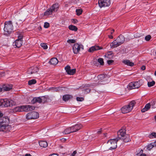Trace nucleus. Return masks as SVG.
Wrapping results in <instances>:
<instances>
[{"label":"nucleus","instance_id":"f257e3e1","mask_svg":"<svg viewBox=\"0 0 156 156\" xmlns=\"http://www.w3.org/2000/svg\"><path fill=\"white\" fill-rule=\"evenodd\" d=\"M13 26L11 21H9L5 23L4 28L5 35H8L10 34L13 31Z\"/></svg>","mask_w":156,"mask_h":156},{"label":"nucleus","instance_id":"f03ea898","mask_svg":"<svg viewBox=\"0 0 156 156\" xmlns=\"http://www.w3.org/2000/svg\"><path fill=\"white\" fill-rule=\"evenodd\" d=\"M16 103L13 101L7 99L0 100V106L2 107H7L14 105Z\"/></svg>","mask_w":156,"mask_h":156},{"label":"nucleus","instance_id":"7ed1b4c3","mask_svg":"<svg viewBox=\"0 0 156 156\" xmlns=\"http://www.w3.org/2000/svg\"><path fill=\"white\" fill-rule=\"evenodd\" d=\"M135 104V101H131L128 105L125 106L121 108L122 112L123 113L129 112L133 109Z\"/></svg>","mask_w":156,"mask_h":156},{"label":"nucleus","instance_id":"20e7f679","mask_svg":"<svg viewBox=\"0 0 156 156\" xmlns=\"http://www.w3.org/2000/svg\"><path fill=\"white\" fill-rule=\"evenodd\" d=\"M58 7V4H54L51 8L48 9L44 13V15L46 16L52 14L53 12H56Z\"/></svg>","mask_w":156,"mask_h":156},{"label":"nucleus","instance_id":"39448f33","mask_svg":"<svg viewBox=\"0 0 156 156\" xmlns=\"http://www.w3.org/2000/svg\"><path fill=\"white\" fill-rule=\"evenodd\" d=\"M119 140V139L116 138L111 139L108 141L107 143L110 147V150H112L117 148V142Z\"/></svg>","mask_w":156,"mask_h":156},{"label":"nucleus","instance_id":"423d86ee","mask_svg":"<svg viewBox=\"0 0 156 156\" xmlns=\"http://www.w3.org/2000/svg\"><path fill=\"white\" fill-rule=\"evenodd\" d=\"M27 119H36L39 117V114L37 112L33 111L27 114L26 115Z\"/></svg>","mask_w":156,"mask_h":156},{"label":"nucleus","instance_id":"0eeeda50","mask_svg":"<svg viewBox=\"0 0 156 156\" xmlns=\"http://www.w3.org/2000/svg\"><path fill=\"white\" fill-rule=\"evenodd\" d=\"M140 80L138 81L133 82L129 84V87L130 89L138 88L141 85L140 83Z\"/></svg>","mask_w":156,"mask_h":156},{"label":"nucleus","instance_id":"6e6552de","mask_svg":"<svg viewBox=\"0 0 156 156\" xmlns=\"http://www.w3.org/2000/svg\"><path fill=\"white\" fill-rule=\"evenodd\" d=\"M98 4L100 8L108 6L111 4L110 0H99Z\"/></svg>","mask_w":156,"mask_h":156},{"label":"nucleus","instance_id":"1a4fd4ad","mask_svg":"<svg viewBox=\"0 0 156 156\" xmlns=\"http://www.w3.org/2000/svg\"><path fill=\"white\" fill-rule=\"evenodd\" d=\"M80 49H83V47L82 44H79L77 43H75L73 47V49L74 53L77 54L80 51Z\"/></svg>","mask_w":156,"mask_h":156},{"label":"nucleus","instance_id":"9d476101","mask_svg":"<svg viewBox=\"0 0 156 156\" xmlns=\"http://www.w3.org/2000/svg\"><path fill=\"white\" fill-rule=\"evenodd\" d=\"M65 69L67 73L69 75H73L75 73L76 71L75 69H71L70 66L67 65L65 67Z\"/></svg>","mask_w":156,"mask_h":156},{"label":"nucleus","instance_id":"9b49d317","mask_svg":"<svg viewBox=\"0 0 156 156\" xmlns=\"http://www.w3.org/2000/svg\"><path fill=\"white\" fill-rule=\"evenodd\" d=\"M21 108L23 109V111L25 112L31 111L35 108V107L30 105H23Z\"/></svg>","mask_w":156,"mask_h":156},{"label":"nucleus","instance_id":"f8f14e48","mask_svg":"<svg viewBox=\"0 0 156 156\" xmlns=\"http://www.w3.org/2000/svg\"><path fill=\"white\" fill-rule=\"evenodd\" d=\"M126 130L124 129H121L119 130V131L118 132V137L116 138L117 139L119 140L126 135Z\"/></svg>","mask_w":156,"mask_h":156},{"label":"nucleus","instance_id":"ddd939ff","mask_svg":"<svg viewBox=\"0 0 156 156\" xmlns=\"http://www.w3.org/2000/svg\"><path fill=\"white\" fill-rule=\"evenodd\" d=\"M82 127L81 124H76L71 127L72 132H76L80 129Z\"/></svg>","mask_w":156,"mask_h":156},{"label":"nucleus","instance_id":"4468645a","mask_svg":"<svg viewBox=\"0 0 156 156\" xmlns=\"http://www.w3.org/2000/svg\"><path fill=\"white\" fill-rule=\"evenodd\" d=\"M10 127L9 126L2 124L0 125V131L6 132L9 131V128Z\"/></svg>","mask_w":156,"mask_h":156},{"label":"nucleus","instance_id":"2eb2a0df","mask_svg":"<svg viewBox=\"0 0 156 156\" xmlns=\"http://www.w3.org/2000/svg\"><path fill=\"white\" fill-rule=\"evenodd\" d=\"M38 71V69L37 67H32L29 69L28 73L29 74L35 73Z\"/></svg>","mask_w":156,"mask_h":156},{"label":"nucleus","instance_id":"dca6fc26","mask_svg":"<svg viewBox=\"0 0 156 156\" xmlns=\"http://www.w3.org/2000/svg\"><path fill=\"white\" fill-rule=\"evenodd\" d=\"M23 42L21 40H16L13 43V45L17 48H20L22 45Z\"/></svg>","mask_w":156,"mask_h":156},{"label":"nucleus","instance_id":"f3484780","mask_svg":"<svg viewBox=\"0 0 156 156\" xmlns=\"http://www.w3.org/2000/svg\"><path fill=\"white\" fill-rule=\"evenodd\" d=\"M116 39L120 45L123 43L125 41V38L122 35H120Z\"/></svg>","mask_w":156,"mask_h":156},{"label":"nucleus","instance_id":"a211bd4d","mask_svg":"<svg viewBox=\"0 0 156 156\" xmlns=\"http://www.w3.org/2000/svg\"><path fill=\"white\" fill-rule=\"evenodd\" d=\"M101 49V48L99 46L95 45L90 48L88 51L90 52H92Z\"/></svg>","mask_w":156,"mask_h":156},{"label":"nucleus","instance_id":"6ab92c4d","mask_svg":"<svg viewBox=\"0 0 156 156\" xmlns=\"http://www.w3.org/2000/svg\"><path fill=\"white\" fill-rule=\"evenodd\" d=\"M119 45H120L116 41V39L114 41L110 44V47L112 48L117 47Z\"/></svg>","mask_w":156,"mask_h":156},{"label":"nucleus","instance_id":"aec40b11","mask_svg":"<svg viewBox=\"0 0 156 156\" xmlns=\"http://www.w3.org/2000/svg\"><path fill=\"white\" fill-rule=\"evenodd\" d=\"M58 62V60L55 58H51L49 62V63L52 65H56Z\"/></svg>","mask_w":156,"mask_h":156},{"label":"nucleus","instance_id":"412c9836","mask_svg":"<svg viewBox=\"0 0 156 156\" xmlns=\"http://www.w3.org/2000/svg\"><path fill=\"white\" fill-rule=\"evenodd\" d=\"M9 121V119L8 117H1L0 118V125L1 124L4 123H8Z\"/></svg>","mask_w":156,"mask_h":156},{"label":"nucleus","instance_id":"4be33fe9","mask_svg":"<svg viewBox=\"0 0 156 156\" xmlns=\"http://www.w3.org/2000/svg\"><path fill=\"white\" fill-rule=\"evenodd\" d=\"M122 62L125 64L126 65L128 66H133L134 65V63L133 62H130L129 60H124L122 61Z\"/></svg>","mask_w":156,"mask_h":156},{"label":"nucleus","instance_id":"5701e85b","mask_svg":"<svg viewBox=\"0 0 156 156\" xmlns=\"http://www.w3.org/2000/svg\"><path fill=\"white\" fill-rule=\"evenodd\" d=\"M120 139H122L125 142H127L130 141V140L129 138V136L128 135H126L122 137Z\"/></svg>","mask_w":156,"mask_h":156},{"label":"nucleus","instance_id":"b1692460","mask_svg":"<svg viewBox=\"0 0 156 156\" xmlns=\"http://www.w3.org/2000/svg\"><path fill=\"white\" fill-rule=\"evenodd\" d=\"M113 55L112 51H108L105 55V57L108 59H111L113 58Z\"/></svg>","mask_w":156,"mask_h":156},{"label":"nucleus","instance_id":"393cba45","mask_svg":"<svg viewBox=\"0 0 156 156\" xmlns=\"http://www.w3.org/2000/svg\"><path fill=\"white\" fill-rule=\"evenodd\" d=\"M12 89V86L11 85H5L3 87V90L7 91Z\"/></svg>","mask_w":156,"mask_h":156},{"label":"nucleus","instance_id":"a878e982","mask_svg":"<svg viewBox=\"0 0 156 156\" xmlns=\"http://www.w3.org/2000/svg\"><path fill=\"white\" fill-rule=\"evenodd\" d=\"M42 102V99L39 97L35 98L32 101V102L33 103H34L36 102H38L39 103H41Z\"/></svg>","mask_w":156,"mask_h":156},{"label":"nucleus","instance_id":"bb28decb","mask_svg":"<svg viewBox=\"0 0 156 156\" xmlns=\"http://www.w3.org/2000/svg\"><path fill=\"white\" fill-rule=\"evenodd\" d=\"M156 145V142H152L147 146V149L148 150H150L153 147Z\"/></svg>","mask_w":156,"mask_h":156},{"label":"nucleus","instance_id":"cd10ccee","mask_svg":"<svg viewBox=\"0 0 156 156\" xmlns=\"http://www.w3.org/2000/svg\"><path fill=\"white\" fill-rule=\"evenodd\" d=\"M40 146L43 147H46L48 146V143L45 141H41L39 142Z\"/></svg>","mask_w":156,"mask_h":156},{"label":"nucleus","instance_id":"c85d7f7f","mask_svg":"<svg viewBox=\"0 0 156 156\" xmlns=\"http://www.w3.org/2000/svg\"><path fill=\"white\" fill-rule=\"evenodd\" d=\"M71 133H73V132H72L71 127L66 128L63 132V134H68Z\"/></svg>","mask_w":156,"mask_h":156},{"label":"nucleus","instance_id":"c756f323","mask_svg":"<svg viewBox=\"0 0 156 156\" xmlns=\"http://www.w3.org/2000/svg\"><path fill=\"white\" fill-rule=\"evenodd\" d=\"M72 98V96L69 95H66L63 96L62 98L63 101H66L69 100Z\"/></svg>","mask_w":156,"mask_h":156},{"label":"nucleus","instance_id":"7c9ffc66","mask_svg":"<svg viewBox=\"0 0 156 156\" xmlns=\"http://www.w3.org/2000/svg\"><path fill=\"white\" fill-rule=\"evenodd\" d=\"M69 29L70 30L74 31H76L77 30V28L76 27L73 25H70L69 27Z\"/></svg>","mask_w":156,"mask_h":156},{"label":"nucleus","instance_id":"2f4dec72","mask_svg":"<svg viewBox=\"0 0 156 156\" xmlns=\"http://www.w3.org/2000/svg\"><path fill=\"white\" fill-rule=\"evenodd\" d=\"M36 80L35 79H32L28 81V84L29 85L34 84L36 83Z\"/></svg>","mask_w":156,"mask_h":156},{"label":"nucleus","instance_id":"473e14b6","mask_svg":"<svg viewBox=\"0 0 156 156\" xmlns=\"http://www.w3.org/2000/svg\"><path fill=\"white\" fill-rule=\"evenodd\" d=\"M22 106L20 107H16L14 109L15 111L16 112H22L23 111V109L22 108Z\"/></svg>","mask_w":156,"mask_h":156},{"label":"nucleus","instance_id":"72a5a7b5","mask_svg":"<svg viewBox=\"0 0 156 156\" xmlns=\"http://www.w3.org/2000/svg\"><path fill=\"white\" fill-rule=\"evenodd\" d=\"M105 78V75L103 74H100L98 76V80H102L104 79Z\"/></svg>","mask_w":156,"mask_h":156},{"label":"nucleus","instance_id":"f704fd0d","mask_svg":"<svg viewBox=\"0 0 156 156\" xmlns=\"http://www.w3.org/2000/svg\"><path fill=\"white\" fill-rule=\"evenodd\" d=\"M155 83V82L154 81H153L151 82H148L147 85L148 87H150L153 86Z\"/></svg>","mask_w":156,"mask_h":156},{"label":"nucleus","instance_id":"c9c22d12","mask_svg":"<svg viewBox=\"0 0 156 156\" xmlns=\"http://www.w3.org/2000/svg\"><path fill=\"white\" fill-rule=\"evenodd\" d=\"M149 137L150 138H156V133H152L149 136Z\"/></svg>","mask_w":156,"mask_h":156},{"label":"nucleus","instance_id":"e433bc0d","mask_svg":"<svg viewBox=\"0 0 156 156\" xmlns=\"http://www.w3.org/2000/svg\"><path fill=\"white\" fill-rule=\"evenodd\" d=\"M76 14L77 15H80L81 14L82 12V10L81 9H76Z\"/></svg>","mask_w":156,"mask_h":156},{"label":"nucleus","instance_id":"4c0bfd02","mask_svg":"<svg viewBox=\"0 0 156 156\" xmlns=\"http://www.w3.org/2000/svg\"><path fill=\"white\" fill-rule=\"evenodd\" d=\"M98 62L101 65H103L104 64V62L103 59L102 58H99L98 59Z\"/></svg>","mask_w":156,"mask_h":156},{"label":"nucleus","instance_id":"58836bf2","mask_svg":"<svg viewBox=\"0 0 156 156\" xmlns=\"http://www.w3.org/2000/svg\"><path fill=\"white\" fill-rule=\"evenodd\" d=\"M40 45L44 49H46L48 48V46L45 43H41Z\"/></svg>","mask_w":156,"mask_h":156},{"label":"nucleus","instance_id":"ea45409f","mask_svg":"<svg viewBox=\"0 0 156 156\" xmlns=\"http://www.w3.org/2000/svg\"><path fill=\"white\" fill-rule=\"evenodd\" d=\"M67 42L69 44L74 43L76 42V41L74 39H69L67 41Z\"/></svg>","mask_w":156,"mask_h":156},{"label":"nucleus","instance_id":"a19ab883","mask_svg":"<svg viewBox=\"0 0 156 156\" xmlns=\"http://www.w3.org/2000/svg\"><path fill=\"white\" fill-rule=\"evenodd\" d=\"M151 38V37L150 35H148L146 36L145 38L146 41H149Z\"/></svg>","mask_w":156,"mask_h":156},{"label":"nucleus","instance_id":"79ce46f5","mask_svg":"<svg viewBox=\"0 0 156 156\" xmlns=\"http://www.w3.org/2000/svg\"><path fill=\"white\" fill-rule=\"evenodd\" d=\"M151 106L153 108H155L156 107V102L153 101L151 103Z\"/></svg>","mask_w":156,"mask_h":156},{"label":"nucleus","instance_id":"37998d69","mask_svg":"<svg viewBox=\"0 0 156 156\" xmlns=\"http://www.w3.org/2000/svg\"><path fill=\"white\" fill-rule=\"evenodd\" d=\"M151 106V104L150 103L147 104L145 106V108H146V110H147L150 108Z\"/></svg>","mask_w":156,"mask_h":156},{"label":"nucleus","instance_id":"c03bdc74","mask_svg":"<svg viewBox=\"0 0 156 156\" xmlns=\"http://www.w3.org/2000/svg\"><path fill=\"white\" fill-rule=\"evenodd\" d=\"M50 25L49 23L46 22L44 23V27L45 28H48L49 27Z\"/></svg>","mask_w":156,"mask_h":156},{"label":"nucleus","instance_id":"a18cd8bd","mask_svg":"<svg viewBox=\"0 0 156 156\" xmlns=\"http://www.w3.org/2000/svg\"><path fill=\"white\" fill-rule=\"evenodd\" d=\"M51 89H53L54 91H57L59 90L60 87H52L51 88Z\"/></svg>","mask_w":156,"mask_h":156},{"label":"nucleus","instance_id":"49530a36","mask_svg":"<svg viewBox=\"0 0 156 156\" xmlns=\"http://www.w3.org/2000/svg\"><path fill=\"white\" fill-rule=\"evenodd\" d=\"M84 98L83 97H77L76 100L78 101H82L84 100Z\"/></svg>","mask_w":156,"mask_h":156},{"label":"nucleus","instance_id":"de8ad7c7","mask_svg":"<svg viewBox=\"0 0 156 156\" xmlns=\"http://www.w3.org/2000/svg\"><path fill=\"white\" fill-rule=\"evenodd\" d=\"M107 62L109 65H111L113 62V60H109L107 61Z\"/></svg>","mask_w":156,"mask_h":156},{"label":"nucleus","instance_id":"09e8293b","mask_svg":"<svg viewBox=\"0 0 156 156\" xmlns=\"http://www.w3.org/2000/svg\"><path fill=\"white\" fill-rule=\"evenodd\" d=\"M90 89L89 88H87L85 90V92L87 93H88L90 92Z\"/></svg>","mask_w":156,"mask_h":156},{"label":"nucleus","instance_id":"8fccbe9b","mask_svg":"<svg viewBox=\"0 0 156 156\" xmlns=\"http://www.w3.org/2000/svg\"><path fill=\"white\" fill-rule=\"evenodd\" d=\"M147 111V110H146V108H145V107H144L141 110V112H143V113L144 112Z\"/></svg>","mask_w":156,"mask_h":156},{"label":"nucleus","instance_id":"3c124183","mask_svg":"<svg viewBox=\"0 0 156 156\" xmlns=\"http://www.w3.org/2000/svg\"><path fill=\"white\" fill-rule=\"evenodd\" d=\"M76 151H74L73 152V153L71 154V156H74L76 154Z\"/></svg>","mask_w":156,"mask_h":156},{"label":"nucleus","instance_id":"603ef678","mask_svg":"<svg viewBox=\"0 0 156 156\" xmlns=\"http://www.w3.org/2000/svg\"><path fill=\"white\" fill-rule=\"evenodd\" d=\"M145 66H143L141 67V69L142 70H144L145 69Z\"/></svg>","mask_w":156,"mask_h":156},{"label":"nucleus","instance_id":"864d4df0","mask_svg":"<svg viewBox=\"0 0 156 156\" xmlns=\"http://www.w3.org/2000/svg\"><path fill=\"white\" fill-rule=\"evenodd\" d=\"M108 37L110 39H112L113 38V37L112 35V34H110V35H108Z\"/></svg>","mask_w":156,"mask_h":156},{"label":"nucleus","instance_id":"5fc2aeb1","mask_svg":"<svg viewBox=\"0 0 156 156\" xmlns=\"http://www.w3.org/2000/svg\"><path fill=\"white\" fill-rule=\"evenodd\" d=\"M49 156H58L57 154H53L50 155Z\"/></svg>","mask_w":156,"mask_h":156},{"label":"nucleus","instance_id":"6e6d98bb","mask_svg":"<svg viewBox=\"0 0 156 156\" xmlns=\"http://www.w3.org/2000/svg\"><path fill=\"white\" fill-rule=\"evenodd\" d=\"M114 32V30L113 29L112 30H111V32H110V34H112H112H113V33Z\"/></svg>","mask_w":156,"mask_h":156},{"label":"nucleus","instance_id":"4d7b16f0","mask_svg":"<svg viewBox=\"0 0 156 156\" xmlns=\"http://www.w3.org/2000/svg\"><path fill=\"white\" fill-rule=\"evenodd\" d=\"M22 36H19L18 39L17 40H22Z\"/></svg>","mask_w":156,"mask_h":156},{"label":"nucleus","instance_id":"13d9d810","mask_svg":"<svg viewBox=\"0 0 156 156\" xmlns=\"http://www.w3.org/2000/svg\"><path fill=\"white\" fill-rule=\"evenodd\" d=\"M3 115V114L0 111V118L1 117H2V116Z\"/></svg>","mask_w":156,"mask_h":156},{"label":"nucleus","instance_id":"bf43d9fd","mask_svg":"<svg viewBox=\"0 0 156 156\" xmlns=\"http://www.w3.org/2000/svg\"><path fill=\"white\" fill-rule=\"evenodd\" d=\"M24 156H31V155L30 154H26Z\"/></svg>","mask_w":156,"mask_h":156},{"label":"nucleus","instance_id":"052dcab7","mask_svg":"<svg viewBox=\"0 0 156 156\" xmlns=\"http://www.w3.org/2000/svg\"><path fill=\"white\" fill-rule=\"evenodd\" d=\"M140 156H146V155L145 154H142L140 155Z\"/></svg>","mask_w":156,"mask_h":156},{"label":"nucleus","instance_id":"680f3d73","mask_svg":"<svg viewBox=\"0 0 156 156\" xmlns=\"http://www.w3.org/2000/svg\"><path fill=\"white\" fill-rule=\"evenodd\" d=\"M2 90H3V87L2 88L0 87V92L2 91Z\"/></svg>","mask_w":156,"mask_h":156},{"label":"nucleus","instance_id":"e2e57ef3","mask_svg":"<svg viewBox=\"0 0 156 156\" xmlns=\"http://www.w3.org/2000/svg\"><path fill=\"white\" fill-rule=\"evenodd\" d=\"M154 119L155 122H156V116H155L154 117Z\"/></svg>","mask_w":156,"mask_h":156},{"label":"nucleus","instance_id":"0e129e2a","mask_svg":"<svg viewBox=\"0 0 156 156\" xmlns=\"http://www.w3.org/2000/svg\"><path fill=\"white\" fill-rule=\"evenodd\" d=\"M154 75L155 76H156V71L155 72V73H154Z\"/></svg>","mask_w":156,"mask_h":156},{"label":"nucleus","instance_id":"69168bd1","mask_svg":"<svg viewBox=\"0 0 156 156\" xmlns=\"http://www.w3.org/2000/svg\"><path fill=\"white\" fill-rule=\"evenodd\" d=\"M100 132H101L100 131H98V133H100Z\"/></svg>","mask_w":156,"mask_h":156},{"label":"nucleus","instance_id":"338daca9","mask_svg":"<svg viewBox=\"0 0 156 156\" xmlns=\"http://www.w3.org/2000/svg\"><path fill=\"white\" fill-rule=\"evenodd\" d=\"M105 136H106L105 135Z\"/></svg>","mask_w":156,"mask_h":156}]
</instances>
